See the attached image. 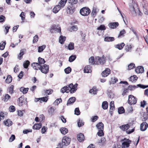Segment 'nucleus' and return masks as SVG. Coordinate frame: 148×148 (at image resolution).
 <instances>
[{
  "label": "nucleus",
  "mask_w": 148,
  "mask_h": 148,
  "mask_svg": "<svg viewBox=\"0 0 148 148\" xmlns=\"http://www.w3.org/2000/svg\"><path fill=\"white\" fill-rule=\"evenodd\" d=\"M71 139L69 137L65 136L62 139V143H58V146L63 148L64 146H67L70 144Z\"/></svg>",
  "instance_id": "obj_1"
},
{
  "label": "nucleus",
  "mask_w": 148,
  "mask_h": 148,
  "mask_svg": "<svg viewBox=\"0 0 148 148\" xmlns=\"http://www.w3.org/2000/svg\"><path fill=\"white\" fill-rule=\"evenodd\" d=\"M95 64L97 65H103L105 64L106 61V57L103 56L102 57L99 56H96L95 58Z\"/></svg>",
  "instance_id": "obj_2"
},
{
  "label": "nucleus",
  "mask_w": 148,
  "mask_h": 148,
  "mask_svg": "<svg viewBox=\"0 0 148 148\" xmlns=\"http://www.w3.org/2000/svg\"><path fill=\"white\" fill-rule=\"evenodd\" d=\"M136 9L138 10L139 11L138 15L140 16H142L143 13L141 12L139 10L138 4L134 0H132V7L131 8V10L132 11H133V12H134L135 13H136Z\"/></svg>",
  "instance_id": "obj_3"
},
{
  "label": "nucleus",
  "mask_w": 148,
  "mask_h": 148,
  "mask_svg": "<svg viewBox=\"0 0 148 148\" xmlns=\"http://www.w3.org/2000/svg\"><path fill=\"white\" fill-rule=\"evenodd\" d=\"M137 99L132 95L128 96L127 102L130 105L135 104L137 102Z\"/></svg>",
  "instance_id": "obj_4"
},
{
  "label": "nucleus",
  "mask_w": 148,
  "mask_h": 148,
  "mask_svg": "<svg viewBox=\"0 0 148 148\" xmlns=\"http://www.w3.org/2000/svg\"><path fill=\"white\" fill-rule=\"evenodd\" d=\"M90 9L88 7H84L81 8L80 11V14L84 16H87L90 12Z\"/></svg>",
  "instance_id": "obj_5"
},
{
  "label": "nucleus",
  "mask_w": 148,
  "mask_h": 148,
  "mask_svg": "<svg viewBox=\"0 0 148 148\" xmlns=\"http://www.w3.org/2000/svg\"><path fill=\"white\" fill-rule=\"evenodd\" d=\"M75 10V5L69 4L66 9V11L68 14H71L74 12Z\"/></svg>",
  "instance_id": "obj_6"
},
{
  "label": "nucleus",
  "mask_w": 148,
  "mask_h": 148,
  "mask_svg": "<svg viewBox=\"0 0 148 148\" xmlns=\"http://www.w3.org/2000/svg\"><path fill=\"white\" fill-rule=\"evenodd\" d=\"M54 31L56 32V33H59L60 34H61L60 27H59L58 26L56 25H52L50 29V32L51 33H53Z\"/></svg>",
  "instance_id": "obj_7"
},
{
  "label": "nucleus",
  "mask_w": 148,
  "mask_h": 148,
  "mask_svg": "<svg viewBox=\"0 0 148 148\" xmlns=\"http://www.w3.org/2000/svg\"><path fill=\"white\" fill-rule=\"evenodd\" d=\"M124 141L122 144V148H128L129 147L130 144L131 143V141L129 139H127L124 138V139H122L121 141Z\"/></svg>",
  "instance_id": "obj_8"
},
{
  "label": "nucleus",
  "mask_w": 148,
  "mask_h": 148,
  "mask_svg": "<svg viewBox=\"0 0 148 148\" xmlns=\"http://www.w3.org/2000/svg\"><path fill=\"white\" fill-rule=\"evenodd\" d=\"M78 84L76 83L73 85L72 83L71 84L68 85L69 88L70 89L69 91L71 93H73L75 92L77 90Z\"/></svg>",
  "instance_id": "obj_9"
},
{
  "label": "nucleus",
  "mask_w": 148,
  "mask_h": 148,
  "mask_svg": "<svg viewBox=\"0 0 148 148\" xmlns=\"http://www.w3.org/2000/svg\"><path fill=\"white\" fill-rule=\"evenodd\" d=\"M49 66L48 65L45 64L41 66L40 70L43 73L47 74L49 71Z\"/></svg>",
  "instance_id": "obj_10"
},
{
  "label": "nucleus",
  "mask_w": 148,
  "mask_h": 148,
  "mask_svg": "<svg viewBox=\"0 0 148 148\" xmlns=\"http://www.w3.org/2000/svg\"><path fill=\"white\" fill-rule=\"evenodd\" d=\"M111 73V70L109 68H106L104 71H102L101 75L103 77H106L108 76Z\"/></svg>",
  "instance_id": "obj_11"
},
{
  "label": "nucleus",
  "mask_w": 148,
  "mask_h": 148,
  "mask_svg": "<svg viewBox=\"0 0 148 148\" xmlns=\"http://www.w3.org/2000/svg\"><path fill=\"white\" fill-rule=\"evenodd\" d=\"M148 127V124L146 122L142 123L140 125V129L141 131H145Z\"/></svg>",
  "instance_id": "obj_12"
},
{
  "label": "nucleus",
  "mask_w": 148,
  "mask_h": 148,
  "mask_svg": "<svg viewBox=\"0 0 148 148\" xmlns=\"http://www.w3.org/2000/svg\"><path fill=\"white\" fill-rule=\"evenodd\" d=\"M26 50L25 49H21L19 53L18 56L17 58L19 60H21L23 58V55L26 53Z\"/></svg>",
  "instance_id": "obj_13"
},
{
  "label": "nucleus",
  "mask_w": 148,
  "mask_h": 148,
  "mask_svg": "<svg viewBox=\"0 0 148 148\" xmlns=\"http://www.w3.org/2000/svg\"><path fill=\"white\" fill-rule=\"evenodd\" d=\"M32 65L33 68L36 70H40L42 66L41 65L38 63H33L32 64Z\"/></svg>",
  "instance_id": "obj_14"
},
{
  "label": "nucleus",
  "mask_w": 148,
  "mask_h": 148,
  "mask_svg": "<svg viewBox=\"0 0 148 148\" xmlns=\"http://www.w3.org/2000/svg\"><path fill=\"white\" fill-rule=\"evenodd\" d=\"M135 71L137 73H142L144 72V69L143 66H139L135 69Z\"/></svg>",
  "instance_id": "obj_15"
},
{
  "label": "nucleus",
  "mask_w": 148,
  "mask_h": 148,
  "mask_svg": "<svg viewBox=\"0 0 148 148\" xmlns=\"http://www.w3.org/2000/svg\"><path fill=\"white\" fill-rule=\"evenodd\" d=\"M118 23L112 22L110 23L109 24V27L111 29H115L119 26Z\"/></svg>",
  "instance_id": "obj_16"
},
{
  "label": "nucleus",
  "mask_w": 148,
  "mask_h": 148,
  "mask_svg": "<svg viewBox=\"0 0 148 148\" xmlns=\"http://www.w3.org/2000/svg\"><path fill=\"white\" fill-rule=\"evenodd\" d=\"M77 137L78 140L80 142L84 141L85 139L84 134L81 133H79L78 134Z\"/></svg>",
  "instance_id": "obj_17"
},
{
  "label": "nucleus",
  "mask_w": 148,
  "mask_h": 148,
  "mask_svg": "<svg viewBox=\"0 0 148 148\" xmlns=\"http://www.w3.org/2000/svg\"><path fill=\"white\" fill-rule=\"evenodd\" d=\"M19 100L18 105L19 106H23L25 103V100L22 97H20L18 99Z\"/></svg>",
  "instance_id": "obj_18"
},
{
  "label": "nucleus",
  "mask_w": 148,
  "mask_h": 148,
  "mask_svg": "<svg viewBox=\"0 0 148 148\" xmlns=\"http://www.w3.org/2000/svg\"><path fill=\"white\" fill-rule=\"evenodd\" d=\"M76 100V98L74 97H72L70 98L68 100L66 104L67 106H69L74 103Z\"/></svg>",
  "instance_id": "obj_19"
},
{
  "label": "nucleus",
  "mask_w": 148,
  "mask_h": 148,
  "mask_svg": "<svg viewBox=\"0 0 148 148\" xmlns=\"http://www.w3.org/2000/svg\"><path fill=\"white\" fill-rule=\"evenodd\" d=\"M61 8L62 7L59 5H56L53 9V12L55 13H56L59 12Z\"/></svg>",
  "instance_id": "obj_20"
},
{
  "label": "nucleus",
  "mask_w": 148,
  "mask_h": 148,
  "mask_svg": "<svg viewBox=\"0 0 148 148\" xmlns=\"http://www.w3.org/2000/svg\"><path fill=\"white\" fill-rule=\"evenodd\" d=\"M130 127V126L129 124L123 125L120 126L119 128L123 131H125L127 130Z\"/></svg>",
  "instance_id": "obj_21"
},
{
  "label": "nucleus",
  "mask_w": 148,
  "mask_h": 148,
  "mask_svg": "<svg viewBox=\"0 0 148 148\" xmlns=\"http://www.w3.org/2000/svg\"><path fill=\"white\" fill-rule=\"evenodd\" d=\"M60 130L61 134L63 135H65L68 133L69 131L68 129L64 127L61 128Z\"/></svg>",
  "instance_id": "obj_22"
},
{
  "label": "nucleus",
  "mask_w": 148,
  "mask_h": 148,
  "mask_svg": "<svg viewBox=\"0 0 148 148\" xmlns=\"http://www.w3.org/2000/svg\"><path fill=\"white\" fill-rule=\"evenodd\" d=\"M114 101H111L110 104V114H112L111 112H112L113 110L115 109L114 105Z\"/></svg>",
  "instance_id": "obj_23"
},
{
  "label": "nucleus",
  "mask_w": 148,
  "mask_h": 148,
  "mask_svg": "<svg viewBox=\"0 0 148 148\" xmlns=\"http://www.w3.org/2000/svg\"><path fill=\"white\" fill-rule=\"evenodd\" d=\"M125 46V44L123 42H122L115 46V48L119 50H121Z\"/></svg>",
  "instance_id": "obj_24"
},
{
  "label": "nucleus",
  "mask_w": 148,
  "mask_h": 148,
  "mask_svg": "<svg viewBox=\"0 0 148 148\" xmlns=\"http://www.w3.org/2000/svg\"><path fill=\"white\" fill-rule=\"evenodd\" d=\"M42 126L41 123L35 124L33 126V129L34 130H38L40 129Z\"/></svg>",
  "instance_id": "obj_25"
},
{
  "label": "nucleus",
  "mask_w": 148,
  "mask_h": 148,
  "mask_svg": "<svg viewBox=\"0 0 148 148\" xmlns=\"http://www.w3.org/2000/svg\"><path fill=\"white\" fill-rule=\"evenodd\" d=\"M69 88L68 86V87L67 86H65L61 89L60 91L62 93H64L65 92L68 93L70 92Z\"/></svg>",
  "instance_id": "obj_26"
},
{
  "label": "nucleus",
  "mask_w": 148,
  "mask_h": 148,
  "mask_svg": "<svg viewBox=\"0 0 148 148\" xmlns=\"http://www.w3.org/2000/svg\"><path fill=\"white\" fill-rule=\"evenodd\" d=\"M132 47L133 46L131 44L127 45L125 46V50L126 52L131 51Z\"/></svg>",
  "instance_id": "obj_27"
},
{
  "label": "nucleus",
  "mask_w": 148,
  "mask_h": 148,
  "mask_svg": "<svg viewBox=\"0 0 148 148\" xmlns=\"http://www.w3.org/2000/svg\"><path fill=\"white\" fill-rule=\"evenodd\" d=\"M4 123L5 125L9 127L12 124V122L9 119H8L4 121Z\"/></svg>",
  "instance_id": "obj_28"
},
{
  "label": "nucleus",
  "mask_w": 148,
  "mask_h": 148,
  "mask_svg": "<svg viewBox=\"0 0 148 148\" xmlns=\"http://www.w3.org/2000/svg\"><path fill=\"white\" fill-rule=\"evenodd\" d=\"M56 110V108L55 107H51L48 109V112L49 114L52 115Z\"/></svg>",
  "instance_id": "obj_29"
},
{
  "label": "nucleus",
  "mask_w": 148,
  "mask_h": 148,
  "mask_svg": "<svg viewBox=\"0 0 148 148\" xmlns=\"http://www.w3.org/2000/svg\"><path fill=\"white\" fill-rule=\"evenodd\" d=\"M126 33V31L124 29L121 30L117 38H121L124 36V34Z\"/></svg>",
  "instance_id": "obj_30"
},
{
  "label": "nucleus",
  "mask_w": 148,
  "mask_h": 148,
  "mask_svg": "<svg viewBox=\"0 0 148 148\" xmlns=\"http://www.w3.org/2000/svg\"><path fill=\"white\" fill-rule=\"evenodd\" d=\"M84 72L85 73H89L91 72V70L90 69V66L89 65L86 66L84 69Z\"/></svg>",
  "instance_id": "obj_31"
},
{
  "label": "nucleus",
  "mask_w": 148,
  "mask_h": 148,
  "mask_svg": "<svg viewBox=\"0 0 148 148\" xmlns=\"http://www.w3.org/2000/svg\"><path fill=\"white\" fill-rule=\"evenodd\" d=\"M114 40V38L113 37L107 36L104 38V41L106 42H112Z\"/></svg>",
  "instance_id": "obj_32"
},
{
  "label": "nucleus",
  "mask_w": 148,
  "mask_h": 148,
  "mask_svg": "<svg viewBox=\"0 0 148 148\" xmlns=\"http://www.w3.org/2000/svg\"><path fill=\"white\" fill-rule=\"evenodd\" d=\"M97 90L96 89V87H93L90 90L89 92L92 94L95 95L97 94Z\"/></svg>",
  "instance_id": "obj_33"
},
{
  "label": "nucleus",
  "mask_w": 148,
  "mask_h": 148,
  "mask_svg": "<svg viewBox=\"0 0 148 148\" xmlns=\"http://www.w3.org/2000/svg\"><path fill=\"white\" fill-rule=\"evenodd\" d=\"M66 37L65 36L61 35L59 38V42L60 44H63L66 40Z\"/></svg>",
  "instance_id": "obj_34"
},
{
  "label": "nucleus",
  "mask_w": 148,
  "mask_h": 148,
  "mask_svg": "<svg viewBox=\"0 0 148 148\" xmlns=\"http://www.w3.org/2000/svg\"><path fill=\"white\" fill-rule=\"evenodd\" d=\"M96 127L99 130L104 129V125L101 122H99L96 125Z\"/></svg>",
  "instance_id": "obj_35"
},
{
  "label": "nucleus",
  "mask_w": 148,
  "mask_h": 148,
  "mask_svg": "<svg viewBox=\"0 0 148 148\" xmlns=\"http://www.w3.org/2000/svg\"><path fill=\"white\" fill-rule=\"evenodd\" d=\"M67 1V0H61L59 3V5L62 8H63L64 6Z\"/></svg>",
  "instance_id": "obj_36"
},
{
  "label": "nucleus",
  "mask_w": 148,
  "mask_h": 148,
  "mask_svg": "<svg viewBox=\"0 0 148 148\" xmlns=\"http://www.w3.org/2000/svg\"><path fill=\"white\" fill-rule=\"evenodd\" d=\"M108 104L107 101H104L103 102L102 105V107L103 108L104 110H106L108 108Z\"/></svg>",
  "instance_id": "obj_37"
},
{
  "label": "nucleus",
  "mask_w": 148,
  "mask_h": 148,
  "mask_svg": "<svg viewBox=\"0 0 148 148\" xmlns=\"http://www.w3.org/2000/svg\"><path fill=\"white\" fill-rule=\"evenodd\" d=\"M12 78L11 76L10 75H8L5 81L6 83L9 84L12 81Z\"/></svg>",
  "instance_id": "obj_38"
},
{
  "label": "nucleus",
  "mask_w": 148,
  "mask_h": 148,
  "mask_svg": "<svg viewBox=\"0 0 148 148\" xmlns=\"http://www.w3.org/2000/svg\"><path fill=\"white\" fill-rule=\"evenodd\" d=\"M28 90V88H25L23 87H22L20 88V91L22 92V93L24 94L26 93L27 92Z\"/></svg>",
  "instance_id": "obj_39"
},
{
  "label": "nucleus",
  "mask_w": 148,
  "mask_h": 148,
  "mask_svg": "<svg viewBox=\"0 0 148 148\" xmlns=\"http://www.w3.org/2000/svg\"><path fill=\"white\" fill-rule=\"evenodd\" d=\"M89 62L92 64H95V60L93 56H92L89 59Z\"/></svg>",
  "instance_id": "obj_40"
},
{
  "label": "nucleus",
  "mask_w": 148,
  "mask_h": 148,
  "mask_svg": "<svg viewBox=\"0 0 148 148\" xmlns=\"http://www.w3.org/2000/svg\"><path fill=\"white\" fill-rule=\"evenodd\" d=\"M68 48L70 50H73L74 48V43L73 42H70L68 45Z\"/></svg>",
  "instance_id": "obj_41"
},
{
  "label": "nucleus",
  "mask_w": 148,
  "mask_h": 148,
  "mask_svg": "<svg viewBox=\"0 0 148 148\" xmlns=\"http://www.w3.org/2000/svg\"><path fill=\"white\" fill-rule=\"evenodd\" d=\"M38 63L41 65L44 64L45 62V60L40 57L38 58Z\"/></svg>",
  "instance_id": "obj_42"
},
{
  "label": "nucleus",
  "mask_w": 148,
  "mask_h": 148,
  "mask_svg": "<svg viewBox=\"0 0 148 148\" xmlns=\"http://www.w3.org/2000/svg\"><path fill=\"white\" fill-rule=\"evenodd\" d=\"M106 29V27L104 25H101L97 27V29L99 30H104Z\"/></svg>",
  "instance_id": "obj_43"
},
{
  "label": "nucleus",
  "mask_w": 148,
  "mask_h": 148,
  "mask_svg": "<svg viewBox=\"0 0 148 148\" xmlns=\"http://www.w3.org/2000/svg\"><path fill=\"white\" fill-rule=\"evenodd\" d=\"M76 58L75 55H72L69 57V61L70 62H72Z\"/></svg>",
  "instance_id": "obj_44"
},
{
  "label": "nucleus",
  "mask_w": 148,
  "mask_h": 148,
  "mask_svg": "<svg viewBox=\"0 0 148 148\" xmlns=\"http://www.w3.org/2000/svg\"><path fill=\"white\" fill-rule=\"evenodd\" d=\"M118 112L119 114H121L124 113L125 110L123 107H121L118 109Z\"/></svg>",
  "instance_id": "obj_45"
},
{
  "label": "nucleus",
  "mask_w": 148,
  "mask_h": 148,
  "mask_svg": "<svg viewBox=\"0 0 148 148\" xmlns=\"http://www.w3.org/2000/svg\"><path fill=\"white\" fill-rule=\"evenodd\" d=\"M45 47L46 45H45L39 47H38V52L39 53L42 52L45 49Z\"/></svg>",
  "instance_id": "obj_46"
},
{
  "label": "nucleus",
  "mask_w": 148,
  "mask_h": 148,
  "mask_svg": "<svg viewBox=\"0 0 148 148\" xmlns=\"http://www.w3.org/2000/svg\"><path fill=\"white\" fill-rule=\"evenodd\" d=\"M138 78L136 75H133L131 76L130 77V81L132 82H135L136 81Z\"/></svg>",
  "instance_id": "obj_47"
},
{
  "label": "nucleus",
  "mask_w": 148,
  "mask_h": 148,
  "mask_svg": "<svg viewBox=\"0 0 148 148\" xmlns=\"http://www.w3.org/2000/svg\"><path fill=\"white\" fill-rule=\"evenodd\" d=\"M104 129L99 130V131L97 133V134L99 136H102L104 135V133L103 132Z\"/></svg>",
  "instance_id": "obj_48"
},
{
  "label": "nucleus",
  "mask_w": 148,
  "mask_h": 148,
  "mask_svg": "<svg viewBox=\"0 0 148 148\" xmlns=\"http://www.w3.org/2000/svg\"><path fill=\"white\" fill-rule=\"evenodd\" d=\"M30 64V62L28 60H26L23 63V66L25 68L27 69Z\"/></svg>",
  "instance_id": "obj_49"
},
{
  "label": "nucleus",
  "mask_w": 148,
  "mask_h": 148,
  "mask_svg": "<svg viewBox=\"0 0 148 148\" xmlns=\"http://www.w3.org/2000/svg\"><path fill=\"white\" fill-rule=\"evenodd\" d=\"M70 31L71 32L76 31L78 29V27L76 25H74L70 28Z\"/></svg>",
  "instance_id": "obj_50"
},
{
  "label": "nucleus",
  "mask_w": 148,
  "mask_h": 148,
  "mask_svg": "<svg viewBox=\"0 0 148 148\" xmlns=\"http://www.w3.org/2000/svg\"><path fill=\"white\" fill-rule=\"evenodd\" d=\"M6 42H1L0 43V49L1 50H3L4 49L5 46L6 45Z\"/></svg>",
  "instance_id": "obj_51"
},
{
  "label": "nucleus",
  "mask_w": 148,
  "mask_h": 148,
  "mask_svg": "<svg viewBox=\"0 0 148 148\" xmlns=\"http://www.w3.org/2000/svg\"><path fill=\"white\" fill-rule=\"evenodd\" d=\"M48 97H43L40 98V103L42 102L41 101L45 102H47L48 100Z\"/></svg>",
  "instance_id": "obj_52"
},
{
  "label": "nucleus",
  "mask_w": 148,
  "mask_h": 148,
  "mask_svg": "<svg viewBox=\"0 0 148 148\" xmlns=\"http://www.w3.org/2000/svg\"><path fill=\"white\" fill-rule=\"evenodd\" d=\"M25 13L23 12H22L21 13V14L20 15V16L21 17V19L23 21L25 19Z\"/></svg>",
  "instance_id": "obj_53"
},
{
  "label": "nucleus",
  "mask_w": 148,
  "mask_h": 148,
  "mask_svg": "<svg viewBox=\"0 0 148 148\" xmlns=\"http://www.w3.org/2000/svg\"><path fill=\"white\" fill-rule=\"evenodd\" d=\"M71 71V69L70 67H68L64 69L65 73L66 74L70 73Z\"/></svg>",
  "instance_id": "obj_54"
},
{
  "label": "nucleus",
  "mask_w": 148,
  "mask_h": 148,
  "mask_svg": "<svg viewBox=\"0 0 148 148\" xmlns=\"http://www.w3.org/2000/svg\"><path fill=\"white\" fill-rule=\"evenodd\" d=\"M38 37L37 35H36L33 38V43H35L38 40Z\"/></svg>",
  "instance_id": "obj_55"
},
{
  "label": "nucleus",
  "mask_w": 148,
  "mask_h": 148,
  "mask_svg": "<svg viewBox=\"0 0 148 148\" xmlns=\"http://www.w3.org/2000/svg\"><path fill=\"white\" fill-rule=\"evenodd\" d=\"M135 65L133 63H130L128 66V70H130L135 67Z\"/></svg>",
  "instance_id": "obj_56"
},
{
  "label": "nucleus",
  "mask_w": 148,
  "mask_h": 148,
  "mask_svg": "<svg viewBox=\"0 0 148 148\" xmlns=\"http://www.w3.org/2000/svg\"><path fill=\"white\" fill-rule=\"evenodd\" d=\"M80 114V112L78 108H77L75 110V114L77 115H79Z\"/></svg>",
  "instance_id": "obj_57"
},
{
  "label": "nucleus",
  "mask_w": 148,
  "mask_h": 148,
  "mask_svg": "<svg viewBox=\"0 0 148 148\" xmlns=\"http://www.w3.org/2000/svg\"><path fill=\"white\" fill-rule=\"evenodd\" d=\"M9 110L10 112H13L16 110L15 107L13 106H11L9 108Z\"/></svg>",
  "instance_id": "obj_58"
},
{
  "label": "nucleus",
  "mask_w": 148,
  "mask_h": 148,
  "mask_svg": "<svg viewBox=\"0 0 148 148\" xmlns=\"http://www.w3.org/2000/svg\"><path fill=\"white\" fill-rule=\"evenodd\" d=\"M118 81V80L115 77H114V79H112H112L111 81L110 82V84H114L117 82Z\"/></svg>",
  "instance_id": "obj_59"
},
{
  "label": "nucleus",
  "mask_w": 148,
  "mask_h": 148,
  "mask_svg": "<svg viewBox=\"0 0 148 148\" xmlns=\"http://www.w3.org/2000/svg\"><path fill=\"white\" fill-rule=\"evenodd\" d=\"M98 118L99 117L97 116H93L91 119V121L92 122H95L98 119Z\"/></svg>",
  "instance_id": "obj_60"
},
{
  "label": "nucleus",
  "mask_w": 148,
  "mask_h": 148,
  "mask_svg": "<svg viewBox=\"0 0 148 148\" xmlns=\"http://www.w3.org/2000/svg\"><path fill=\"white\" fill-rule=\"evenodd\" d=\"M14 86L13 85H11L9 88V92L12 94L13 93V90H14Z\"/></svg>",
  "instance_id": "obj_61"
},
{
  "label": "nucleus",
  "mask_w": 148,
  "mask_h": 148,
  "mask_svg": "<svg viewBox=\"0 0 148 148\" xmlns=\"http://www.w3.org/2000/svg\"><path fill=\"white\" fill-rule=\"evenodd\" d=\"M77 0H70L69 4L75 5L77 3Z\"/></svg>",
  "instance_id": "obj_62"
},
{
  "label": "nucleus",
  "mask_w": 148,
  "mask_h": 148,
  "mask_svg": "<svg viewBox=\"0 0 148 148\" xmlns=\"http://www.w3.org/2000/svg\"><path fill=\"white\" fill-rule=\"evenodd\" d=\"M15 138V136L14 135L12 134L11 135V137L9 139V141L10 142H12L13 141Z\"/></svg>",
  "instance_id": "obj_63"
},
{
  "label": "nucleus",
  "mask_w": 148,
  "mask_h": 148,
  "mask_svg": "<svg viewBox=\"0 0 148 148\" xmlns=\"http://www.w3.org/2000/svg\"><path fill=\"white\" fill-rule=\"evenodd\" d=\"M5 16L1 15L0 16V22H3L5 21Z\"/></svg>",
  "instance_id": "obj_64"
}]
</instances>
